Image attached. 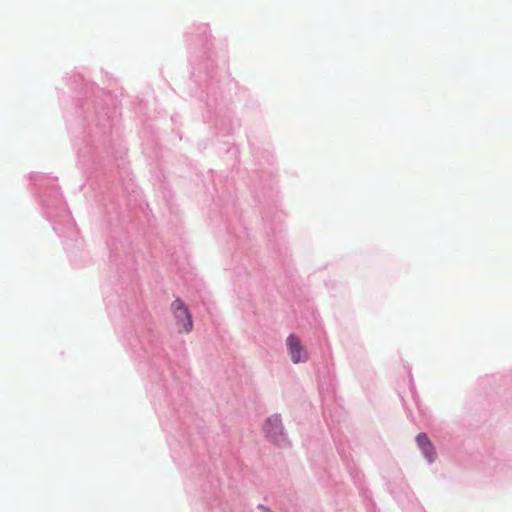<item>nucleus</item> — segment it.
Listing matches in <instances>:
<instances>
[{
	"label": "nucleus",
	"mask_w": 512,
	"mask_h": 512,
	"mask_svg": "<svg viewBox=\"0 0 512 512\" xmlns=\"http://www.w3.org/2000/svg\"><path fill=\"white\" fill-rule=\"evenodd\" d=\"M171 312L176 320V325L179 333H189L192 331V315L188 307L180 298H176L171 303Z\"/></svg>",
	"instance_id": "nucleus-1"
},
{
	"label": "nucleus",
	"mask_w": 512,
	"mask_h": 512,
	"mask_svg": "<svg viewBox=\"0 0 512 512\" xmlns=\"http://www.w3.org/2000/svg\"><path fill=\"white\" fill-rule=\"evenodd\" d=\"M286 345L290 358L294 364L306 362L308 360V353L302 345L301 340L294 334H291L286 339Z\"/></svg>",
	"instance_id": "nucleus-3"
},
{
	"label": "nucleus",
	"mask_w": 512,
	"mask_h": 512,
	"mask_svg": "<svg viewBox=\"0 0 512 512\" xmlns=\"http://www.w3.org/2000/svg\"><path fill=\"white\" fill-rule=\"evenodd\" d=\"M263 431L266 437L273 443L282 446L287 442L284 434V428L279 415L268 417L263 425Z\"/></svg>",
	"instance_id": "nucleus-2"
},
{
	"label": "nucleus",
	"mask_w": 512,
	"mask_h": 512,
	"mask_svg": "<svg viewBox=\"0 0 512 512\" xmlns=\"http://www.w3.org/2000/svg\"><path fill=\"white\" fill-rule=\"evenodd\" d=\"M416 441L428 461L432 462L435 458V451L427 435L425 433L419 434Z\"/></svg>",
	"instance_id": "nucleus-4"
}]
</instances>
